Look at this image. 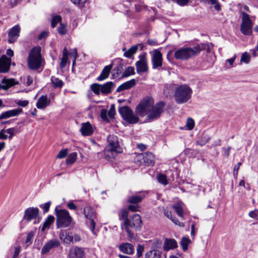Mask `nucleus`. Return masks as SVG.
Returning <instances> with one entry per match:
<instances>
[{
  "label": "nucleus",
  "instance_id": "obj_15",
  "mask_svg": "<svg viewBox=\"0 0 258 258\" xmlns=\"http://www.w3.org/2000/svg\"><path fill=\"white\" fill-rule=\"evenodd\" d=\"M20 30L21 28L19 25H15L10 30L8 34V42L10 43H13L16 41L19 36Z\"/></svg>",
  "mask_w": 258,
  "mask_h": 258
},
{
  "label": "nucleus",
  "instance_id": "obj_10",
  "mask_svg": "<svg viewBox=\"0 0 258 258\" xmlns=\"http://www.w3.org/2000/svg\"><path fill=\"white\" fill-rule=\"evenodd\" d=\"M84 213L86 219H88L87 223L90 224V229L93 234H95V219H96V215L93 209L89 206H87L84 209Z\"/></svg>",
  "mask_w": 258,
  "mask_h": 258
},
{
  "label": "nucleus",
  "instance_id": "obj_16",
  "mask_svg": "<svg viewBox=\"0 0 258 258\" xmlns=\"http://www.w3.org/2000/svg\"><path fill=\"white\" fill-rule=\"evenodd\" d=\"M139 159H143V162L148 165H153L155 163V157L151 152L142 153L137 156Z\"/></svg>",
  "mask_w": 258,
  "mask_h": 258
},
{
  "label": "nucleus",
  "instance_id": "obj_57",
  "mask_svg": "<svg viewBox=\"0 0 258 258\" xmlns=\"http://www.w3.org/2000/svg\"><path fill=\"white\" fill-rule=\"evenodd\" d=\"M16 103L20 106L25 107L28 105L29 102L27 100H17L16 101Z\"/></svg>",
  "mask_w": 258,
  "mask_h": 258
},
{
  "label": "nucleus",
  "instance_id": "obj_3",
  "mask_svg": "<svg viewBox=\"0 0 258 258\" xmlns=\"http://www.w3.org/2000/svg\"><path fill=\"white\" fill-rule=\"evenodd\" d=\"M198 49L194 47L183 46L175 50L174 57L177 60H188L198 55Z\"/></svg>",
  "mask_w": 258,
  "mask_h": 258
},
{
  "label": "nucleus",
  "instance_id": "obj_53",
  "mask_svg": "<svg viewBox=\"0 0 258 258\" xmlns=\"http://www.w3.org/2000/svg\"><path fill=\"white\" fill-rule=\"evenodd\" d=\"M248 215L252 218L258 219V210L251 211L249 212Z\"/></svg>",
  "mask_w": 258,
  "mask_h": 258
},
{
  "label": "nucleus",
  "instance_id": "obj_32",
  "mask_svg": "<svg viewBox=\"0 0 258 258\" xmlns=\"http://www.w3.org/2000/svg\"><path fill=\"white\" fill-rule=\"evenodd\" d=\"M174 89V85L172 84H166L163 89L164 94L168 96L172 93Z\"/></svg>",
  "mask_w": 258,
  "mask_h": 258
},
{
  "label": "nucleus",
  "instance_id": "obj_31",
  "mask_svg": "<svg viewBox=\"0 0 258 258\" xmlns=\"http://www.w3.org/2000/svg\"><path fill=\"white\" fill-rule=\"evenodd\" d=\"M138 49V45L133 46L124 53V55L126 57L130 58L134 54L137 52Z\"/></svg>",
  "mask_w": 258,
  "mask_h": 258
},
{
  "label": "nucleus",
  "instance_id": "obj_2",
  "mask_svg": "<svg viewBox=\"0 0 258 258\" xmlns=\"http://www.w3.org/2000/svg\"><path fill=\"white\" fill-rule=\"evenodd\" d=\"M108 145L104 149V155L108 159L114 158L117 154L121 152L118 138L114 135H110L107 138Z\"/></svg>",
  "mask_w": 258,
  "mask_h": 258
},
{
  "label": "nucleus",
  "instance_id": "obj_33",
  "mask_svg": "<svg viewBox=\"0 0 258 258\" xmlns=\"http://www.w3.org/2000/svg\"><path fill=\"white\" fill-rule=\"evenodd\" d=\"M128 216V212L125 209H123L121 211V218L122 219L124 220L123 226L125 225H130V221L127 218Z\"/></svg>",
  "mask_w": 258,
  "mask_h": 258
},
{
  "label": "nucleus",
  "instance_id": "obj_42",
  "mask_svg": "<svg viewBox=\"0 0 258 258\" xmlns=\"http://www.w3.org/2000/svg\"><path fill=\"white\" fill-rule=\"evenodd\" d=\"M5 132H6V133L9 135V136H8V139L11 140L12 139L13 136H15L16 133L18 132V131L16 128L14 127H12L6 130Z\"/></svg>",
  "mask_w": 258,
  "mask_h": 258
},
{
  "label": "nucleus",
  "instance_id": "obj_24",
  "mask_svg": "<svg viewBox=\"0 0 258 258\" xmlns=\"http://www.w3.org/2000/svg\"><path fill=\"white\" fill-rule=\"evenodd\" d=\"M113 63H111L109 65L105 66L102 71L100 76L97 78V80L99 81H102L107 79L109 77L110 71L113 67Z\"/></svg>",
  "mask_w": 258,
  "mask_h": 258
},
{
  "label": "nucleus",
  "instance_id": "obj_61",
  "mask_svg": "<svg viewBox=\"0 0 258 258\" xmlns=\"http://www.w3.org/2000/svg\"><path fill=\"white\" fill-rule=\"evenodd\" d=\"M175 2H176V3L178 5L181 6H183L187 5V4L188 3L189 1L188 0H175Z\"/></svg>",
  "mask_w": 258,
  "mask_h": 258
},
{
  "label": "nucleus",
  "instance_id": "obj_8",
  "mask_svg": "<svg viewBox=\"0 0 258 258\" xmlns=\"http://www.w3.org/2000/svg\"><path fill=\"white\" fill-rule=\"evenodd\" d=\"M241 14L242 22L240 25V31L245 35H250L252 33L253 23L248 14L244 12H242Z\"/></svg>",
  "mask_w": 258,
  "mask_h": 258
},
{
  "label": "nucleus",
  "instance_id": "obj_41",
  "mask_svg": "<svg viewBox=\"0 0 258 258\" xmlns=\"http://www.w3.org/2000/svg\"><path fill=\"white\" fill-rule=\"evenodd\" d=\"M61 20V17L60 16L57 15L53 16L51 22V27L54 28L58 23L60 22Z\"/></svg>",
  "mask_w": 258,
  "mask_h": 258
},
{
  "label": "nucleus",
  "instance_id": "obj_45",
  "mask_svg": "<svg viewBox=\"0 0 258 258\" xmlns=\"http://www.w3.org/2000/svg\"><path fill=\"white\" fill-rule=\"evenodd\" d=\"M134 74V68L132 67H128L123 73L124 76H128Z\"/></svg>",
  "mask_w": 258,
  "mask_h": 258
},
{
  "label": "nucleus",
  "instance_id": "obj_40",
  "mask_svg": "<svg viewBox=\"0 0 258 258\" xmlns=\"http://www.w3.org/2000/svg\"><path fill=\"white\" fill-rule=\"evenodd\" d=\"M77 156V154L76 152H73L70 154L68 158L66 160V163L67 164H73L76 159Z\"/></svg>",
  "mask_w": 258,
  "mask_h": 258
},
{
  "label": "nucleus",
  "instance_id": "obj_51",
  "mask_svg": "<svg viewBox=\"0 0 258 258\" xmlns=\"http://www.w3.org/2000/svg\"><path fill=\"white\" fill-rule=\"evenodd\" d=\"M67 154L68 151L67 149L61 150L59 152L57 158L59 159L63 158L67 155Z\"/></svg>",
  "mask_w": 258,
  "mask_h": 258
},
{
  "label": "nucleus",
  "instance_id": "obj_22",
  "mask_svg": "<svg viewBox=\"0 0 258 258\" xmlns=\"http://www.w3.org/2000/svg\"><path fill=\"white\" fill-rule=\"evenodd\" d=\"M80 131L83 136H90L94 132V128L89 122L83 123Z\"/></svg>",
  "mask_w": 258,
  "mask_h": 258
},
{
  "label": "nucleus",
  "instance_id": "obj_44",
  "mask_svg": "<svg viewBox=\"0 0 258 258\" xmlns=\"http://www.w3.org/2000/svg\"><path fill=\"white\" fill-rule=\"evenodd\" d=\"M73 242V234L68 233L64 239L63 242L66 244H70Z\"/></svg>",
  "mask_w": 258,
  "mask_h": 258
},
{
  "label": "nucleus",
  "instance_id": "obj_36",
  "mask_svg": "<svg viewBox=\"0 0 258 258\" xmlns=\"http://www.w3.org/2000/svg\"><path fill=\"white\" fill-rule=\"evenodd\" d=\"M173 208L174 209L176 213H177V214L179 216H180L181 217H183V209H182V207L181 204H180L179 203L175 204L173 206Z\"/></svg>",
  "mask_w": 258,
  "mask_h": 258
},
{
  "label": "nucleus",
  "instance_id": "obj_13",
  "mask_svg": "<svg viewBox=\"0 0 258 258\" xmlns=\"http://www.w3.org/2000/svg\"><path fill=\"white\" fill-rule=\"evenodd\" d=\"M140 60L136 62L138 73L146 72L148 71L147 59L146 54L144 53L139 56Z\"/></svg>",
  "mask_w": 258,
  "mask_h": 258
},
{
  "label": "nucleus",
  "instance_id": "obj_1",
  "mask_svg": "<svg viewBox=\"0 0 258 258\" xmlns=\"http://www.w3.org/2000/svg\"><path fill=\"white\" fill-rule=\"evenodd\" d=\"M154 102L152 98H145L137 106L136 113L141 116L147 115L150 120L158 118L163 111L164 103L160 102L154 106Z\"/></svg>",
  "mask_w": 258,
  "mask_h": 258
},
{
  "label": "nucleus",
  "instance_id": "obj_25",
  "mask_svg": "<svg viewBox=\"0 0 258 258\" xmlns=\"http://www.w3.org/2000/svg\"><path fill=\"white\" fill-rule=\"evenodd\" d=\"M145 196V192H140L138 194L134 195L129 198L127 202L131 204H138L143 200Z\"/></svg>",
  "mask_w": 258,
  "mask_h": 258
},
{
  "label": "nucleus",
  "instance_id": "obj_54",
  "mask_svg": "<svg viewBox=\"0 0 258 258\" xmlns=\"http://www.w3.org/2000/svg\"><path fill=\"white\" fill-rule=\"evenodd\" d=\"M68 60V56H63L61 58L60 63V67L61 68H63L65 67L67 62Z\"/></svg>",
  "mask_w": 258,
  "mask_h": 258
},
{
  "label": "nucleus",
  "instance_id": "obj_29",
  "mask_svg": "<svg viewBox=\"0 0 258 258\" xmlns=\"http://www.w3.org/2000/svg\"><path fill=\"white\" fill-rule=\"evenodd\" d=\"M136 85V81L135 79H132L130 81L125 82L120 85L116 89L117 92H121L124 90L129 89Z\"/></svg>",
  "mask_w": 258,
  "mask_h": 258
},
{
  "label": "nucleus",
  "instance_id": "obj_27",
  "mask_svg": "<svg viewBox=\"0 0 258 258\" xmlns=\"http://www.w3.org/2000/svg\"><path fill=\"white\" fill-rule=\"evenodd\" d=\"M50 103V100L47 96L42 95L38 100L36 106L39 109H43L47 106Z\"/></svg>",
  "mask_w": 258,
  "mask_h": 258
},
{
  "label": "nucleus",
  "instance_id": "obj_7",
  "mask_svg": "<svg viewBox=\"0 0 258 258\" xmlns=\"http://www.w3.org/2000/svg\"><path fill=\"white\" fill-rule=\"evenodd\" d=\"M114 86V83L110 81L103 85L94 83L90 86V88L95 94L98 95L100 93L103 94H108L111 93Z\"/></svg>",
  "mask_w": 258,
  "mask_h": 258
},
{
  "label": "nucleus",
  "instance_id": "obj_47",
  "mask_svg": "<svg viewBox=\"0 0 258 258\" xmlns=\"http://www.w3.org/2000/svg\"><path fill=\"white\" fill-rule=\"evenodd\" d=\"M123 227H124V229H125V230L126 231V232H127V233L128 234V237L129 239H133L134 238V235L133 233H132L130 229V228H131L130 227V225H125V226H123Z\"/></svg>",
  "mask_w": 258,
  "mask_h": 258
},
{
  "label": "nucleus",
  "instance_id": "obj_39",
  "mask_svg": "<svg viewBox=\"0 0 258 258\" xmlns=\"http://www.w3.org/2000/svg\"><path fill=\"white\" fill-rule=\"evenodd\" d=\"M201 2L205 3H211L212 5H214L215 10L218 11L220 10L221 5L217 0H201Z\"/></svg>",
  "mask_w": 258,
  "mask_h": 258
},
{
  "label": "nucleus",
  "instance_id": "obj_18",
  "mask_svg": "<svg viewBox=\"0 0 258 258\" xmlns=\"http://www.w3.org/2000/svg\"><path fill=\"white\" fill-rule=\"evenodd\" d=\"M39 214V210L37 208L30 207L25 211L24 218L28 221L36 219Z\"/></svg>",
  "mask_w": 258,
  "mask_h": 258
},
{
  "label": "nucleus",
  "instance_id": "obj_34",
  "mask_svg": "<svg viewBox=\"0 0 258 258\" xmlns=\"http://www.w3.org/2000/svg\"><path fill=\"white\" fill-rule=\"evenodd\" d=\"M190 242V240L186 237H182L180 245L183 251H186L188 248V245Z\"/></svg>",
  "mask_w": 258,
  "mask_h": 258
},
{
  "label": "nucleus",
  "instance_id": "obj_56",
  "mask_svg": "<svg viewBox=\"0 0 258 258\" xmlns=\"http://www.w3.org/2000/svg\"><path fill=\"white\" fill-rule=\"evenodd\" d=\"M197 231V229L196 228V223L194 222L191 226V236L192 238L195 237Z\"/></svg>",
  "mask_w": 258,
  "mask_h": 258
},
{
  "label": "nucleus",
  "instance_id": "obj_6",
  "mask_svg": "<svg viewBox=\"0 0 258 258\" xmlns=\"http://www.w3.org/2000/svg\"><path fill=\"white\" fill-rule=\"evenodd\" d=\"M55 211L57 227L65 228L69 226L72 221L69 212L64 209H55Z\"/></svg>",
  "mask_w": 258,
  "mask_h": 258
},
{
  "label": "nucleus",
  "instance_id": "obj_5",
  "mask_svg": "<svg viewBox=\"0 0 258 258\" xmlns=\"http://www.w3.org/2000/svg\"><path fill=\"white\" fill-rule=\"evenodd\" d=\"M41 47H34L30 52L28 57V66L29 69L36 70L39 69L42 64Z\"/></svg>",
  "mask_w": 258,
  "mask_h": 258
},
{
  "label": "nucleus",
  "instance_id": "obj_23",
  "mask_svg": "<svg viewBox=\"0 0 258 258\" xmlns=\"http://www.w3.org/2000/svg\"><path fill=\"white\" fill-rule=\"evenodd\" d=\"M142 223L141 216L138 214H135L132 217V222H130V227L136 229H140Z\"/></svg>",
  "mask_w": 258,
  "mask_h": 258
},
{
  "label": "nucleus",
  "instance_id": "obj_35",
  "mask_svg": "<svg viewBox=\"0 0 258 258\" xmlns=\"http://www.w3.org/2000/svg\"><path fill=\"white\" fill-rule=\"evenodd\" d=\"M54 220V217L53 216H49L43 224L42 231H44L46 228L49 227L50 225L53 222Z\"/></svg>",
  "mask_w": 258,
  "mask_h": 258
},
{
  "label": "nucleus",
  "instance_id": "obj_20",
  "mask_svg": "<svg viewBox=\"0 0 258 258\" xmlns=\"http://www.w3.org/2000/svg\"><path fill=\"white\" fill-rule=\"evenodd\" d=\"M22 112V109L20 108H16L10 110H8L2 113L0 115V120L8 118L11 117L18 115Z\"/></svg>",
  "mask_w": 258,
  "mask_h": 258
},
{
  "label": "nucleus",
  "instance_id": "obj_50",
  "mask_svg": "<svg viewBox=\"0 0 258 258\" xmlns=\"http://www.w3.org/2000/svg\"><path fill=\"white\" fill-rule=\"evenodd\" d=\"M115 114V106L114 104L111 105L109 110L108 112V115L110 118H113Z\"/></svg>",
  "mask_w": 258,
  "mask_h": 258
},
{
  "label": "nucleus",
  "instance_id": "obj_19",
  "mask_svg": "<svg viewBox=\"0 0 258 258\" xmlns=\"http://www.w3.org/2000/svg\"><path fill=\"white\" fill-rule=\"evenodd\" d=\"M118 248L122 252L131 255L134 253V246L127 242L121 243L118 246Z\"/></svg>",
  "mask_w": 258,
  "mask_h": 258
},
{
  "label": "nucleus",
  "instance_id": "obj_4",
  "mask_svg": "<svg viewBox=\"0 0 258 258\" xmlns=\"http://www.w3.org/2000/svg\"><path fill=\"white\" fill-rule=\"evenodd\" d=\"M192 90L191 88L185 84L177 87L174 93V99L178 104L187 102L191 97Z\"/></svg>",
  "mask_w": 258,
  "mask_h": 258
},
{
  "label": "nucleus",
  "instance_id": "obj_48",
  "mask_svg": "<svg viewBox=\"0 0 258 258\" xmlns=\"http://www.w3.org/2000/svg\"><path fill=\"white\" fill-rule=\"evenodd\" d=\"M50 205L51 202L49 201L45 203L44 204L41 205L40 207L43 210L44 213H47L49 211Z\"/></svg>",
  "mask_w": 258,
  "mask_h": 258
},
{
  "label": "nucleus",
  "instance_id": "obj_12",
  "mask_svg": "<svg viewBox=\"0 0 258 258\" xmlns=\"http://www.w3.org/2000/svg\"><path fill=\"white\" fill-rule=\"evenodd\" d=\"M60 245V241L58 239L56 238L50 239L44 244L41 249V253L42 254H46L51 249L58 247Z\"/></svg>",
  "mask_w": 258,
  "mask_h": 258
},
{
  "label": "nucleus",
  "instance_id": "obj_30",
  "mask_svg": "<svg viewBox=\"0 0 258 258\" xmlns=\"http://www.w3.org/2000/svg\"><path fill=\"white\" fill-rule=\"evenodd\" d=\"M51 83L54 88H61L63 85V82L57 78L52 77L51 79Z\"/></svg>",
  "mask_w": 258,
  "mask_h": 258
},
{
  "label": "nucleus",
  "instance_id": "obj_43",
  "mask_svg": "<svg viewBox=\"0 0 258 258\" xmlns=\"http://www.w3.org/2000/svg\"><path fill=\"white\" fill-rule=\"evenodd\" d=\"M157 179L158 181L164 185L167 184V180L166 178V176L164 174H159L157 175Z\"/></svg>",
  "mask_w": 258,
  "mask_h": 258
},
{
  "label": "nucleus",
  "instance_id": "obj_60",
  "mask_svg": "<svg viewBox=\"0 0 258 258\" xmlns=\"http://www.w3.org/2000/svg\"><path fill=\"white\" fill-rule=\"evenodd\" d=\"M222 150L223 151V155L228 157L230 155V151L231 150V147H229L227 149L225 148H223Z\"/></svg>",
  "mask_w": 258,
  "mask_h": 258
},
{
  "label": "nucleus",
  "instance_id": "obj_11",
  "mask_svg": "<svg viewBox=\"0 0 258 258\" xmlns=\"http://www.w3.org/2000/svg\"><path fill=\"white\" fill-rule=\"evenodd\" d=\"M151 55V62L153 69H159L163 64L162 54L158 49H155L150 52Z\"/></svg>",
  "mask_w": 258,
  "mask_h": 258
},
{
  "label": "nucleus",
  "instance_id": "obj_59",
  "mask_svg": "<svg viewBox=\"0 0 258 258\" xmlns=\"http://www.w3.org/2000/svg\"><path fill=\"white\" fill-rule=\"evenodd\" d=\"M210 140V138L208 136H205L203 137L201 141L200 145L203 146L208 143Z\"/></svg>",
  "mask_w": 258,
  "mask_h": 258
},
{
  "label": "nucleus",
  "instance_id": "obj_52",
  "mask_svg": "<svg viewBox=\"0 0 258 258\" xmlns=\"http://www.w3.org/2000/svg\"><path fill=\"white\" fill-rule=\"evenodd\" d=\"M144 249V246L139 244L138 245L137 249V254L138 257H141L142 255Z\"/></svg>",
  "mask_w": 258,
  "mask_h": 258
},
{
  "label": "nucleus",
  "instance_id": "obj_64",
  "mask_svg": "<svg viewBox=\"0 0 258 258\" xmlns=\"http://www.w3.org/2000/svg\"><path fill=\"white\" fill-rule=\"evenodd\" d=\"M48 36V32L46 31L42 32L38 36V38L39 40H41L43 38H46Z\"/></svg>",
  "mask_w": 258,
  "mask_h": 258
},
{
  "label": "nucleus",
  "instance_id": "obj_62",
  "mask_svg": "<svg viewBox=\"0 0 258 258\" xmlns=\"http://www.w3.org/2000/svg\"><path fill=\"white\" fill-rule=\"evenodd\" d=\"M67 233L68 232L65 230L60 231L59 234V238L63 241L66 235H67Z\"/></svg>",
  "mask_w": 258,
  "mask_h": 258
},
{
  "label": "nucleus",
  "instance_id": "obj_21",
  "mask_svg": "<svg viewBox=\"0 0 258 258\" xmlns=\"http://www.w3.org/2000/svg\"><path fill=\"white\" fill-rule=\"evenodd\" d=\"M19 84L18 81H15L14 79H4L0 84V90L1 89L7 90L9 88Z\"/></svg>",
  "mask_w": 258,
  "mask_h": 258
},
{
  "label": "nucleus",
  "instance_id": "obj_46",
  "mask_svg": "<svg viewBox=\"0 0 258 258\" xmlns=\"http://www.w3.org/2000/svg\"><path fill=\"white\" fill-rule=\"evenodd\" d=\"M186 126L189 130L193 129L195 126V122L191 118H188L186 121Z\"/></svg>",
  "mask_w": 258,
  "mask_h": 258
},
{
  "label": "nucleus",
  "instance_id": "obj_26",
  "mask_svg": "<svg viewBox=\"0 0 258 258\" xmlns=\"http://www.w3.org/2000/svg\"><path fill=\"white\" fill-rule=\"evenodd\" d=\"M145 258H166V256L159 250L153 249L147 252Z\"/></svg>",
  "mask_w": 258,
  "mask_h": 258
},
{
  "label": "nucleus",
  "instance_id": "obj_58",
  "mask_svg": "<svg viewBox=\"0 0 258 258\" xmlns=\"http://www.w3.org/2000/svg\"><path fill=\"white\" fill-rule=\"evenodd\" d=\"M5 130L3 129L0 131V140H7L8 139V136L5 134Z\"/></svg>",
  "mask_w": 258,
  "mask_h": 258
},
{
  "label": "nucleus",
  "instance_id": "obj_9",
  "mask_svg": "<svg viewBox=\"0 0 258 258\" xmlns=\"http://www.w3.org/2000/svg\"><path fill=\"white\" fill-rule=\"evenodd\" d=\"M119 114L123 119L130 124H135L138 122L139 117L127 106L120 107L118 110Z\"/></svg>",
  "mask_w": 258,
  "mask_h": 258
},
{
  "label": "nucleus",
  "instance_id": "obj_37",
  "mask_svg": "<svg viewBox=\"0 0 258 258\" xmlns=\"http://www.w3.org/2000/svg\"><path fill=\"white\" fill-rule=\"evenodd\" d=\"M194 47L199 48L198 54L202 50H206L208 52L210 51V47L208 44H200L194 46Z\"/></svg>",
  "mask_w": 258,
  "mask_h": 258
},
{
  "label": "nucleus",
  "instance_id": "obj_49",
  "mask_svg": "<svg viewBox=\"0 0 258 258\" xmlns=\"http://www.w3.org/2000/svg\"><path fill=\"white\" fill-rule=\"evenodd\" d=\"M58 32L61 35H64L66 33V29L65 26L62 24H60L57 28Z\"/></svg>",
  "mask_w": 258,
  "mask_h": 258
},
{
  "label": "nucleus",
  "instance_id": "obj_63",
  "mask_svg": "<svg viewBox=\"0 0 258 258\" xmlns=\"http://www.w3.org/2000/svg\"><path fill=\"white\" fill-rule=\"evenodd\" d=\"M108 113L105 110H102L101 112V117L104 120H108L107 118Z\"/></svg>",
  "mask_w": 258,
  "mask_h": 258
},
{
  "label": "nucleus",
  "instance_id": "obj_28",
  "mask_svg": "<svg viewBox=\"0 0 258 258\" xmlns=\"http://www.w3.org/2000/svg\"><path fill=\"white\" fill-rule=\"evenodd\" d=\"M177 243L174 239H166L165 240L163 249L168 251L170 249H174L177 247Z\"/></svg>",
  "mask_w": 258,
  "mask_h": 258
},
{
  "label": "nucleus",
  "instance_id": "obj_38",
  "mask_svg": "<svg viewBox=\"0 0 258 258\" xmlns=\"http://www.w3.org/2000/svg\"><path fill=\"white\" fill-rule=\"evenodd\" d=\"M250 59V55L247 52H245L241 54L240 62L247 64L249 62Z\"/></svg>",
  "mask_w": 258,
  "mask_h": 258
},
{
  "label": "nucleus",
  "instance_id": "obj_17",
  "mask_svg": "<svg viewBox=\"0 0 258 258\" xmlns=\"http://www.w3.org/2000/svg\"><path fill=\"white\" fill-rule=\"evenodd\" d=\"M84 254L83 248L76 246L70 249L68 258H84Z\"/></svg>",
  "mask_w": 258,
  "mask_h": 258
},
{
  "label": "nucleus",
  "instance_id": "obj_55",
  "mask_svg": "<svg viewBox=\"0 0 258 258\" xmlns=\"http://www.w3.org/2000/svg\"><path fill=\"white\" fill-rule=\"evenodd\" d=\"M241 165V162H239L237 164H236L234 167V170H233V175L235 178H237V174H238V171L239 170V168L240 166Z\"/></svg>",
  "mask_w": 258,
  "mask_h": 258
},
{
  "label": "nucleus",
  "instance_id": "obj_14",
  "mask_svg": "<svg viewBox=\"0 0 258 258\" xmlns=\"http://www.w3.org/2000/svg\"><path fill=\"white\" fill-rule=\"evenodd\" d=\"M11 58L5 55H3L0 58V73H8L10 69Z\"/></svg>",
  "mask_w": 258,
  "mask_h": 258
}]
</instances>
